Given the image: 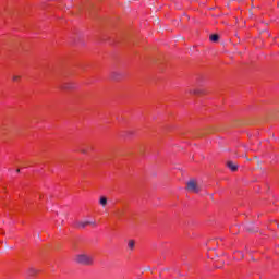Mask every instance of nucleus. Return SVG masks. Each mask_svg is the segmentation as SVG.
<instances>
[{
  "mask_svg": "<svg viewBox=\"0 0 279 279\" xmlns=\"http://www.w3.org/2000/svg\"><path fill=\"white\" fill-rule=\"evenodd\" d=\"M74 260H75V263H77V265H84V266L93 265V256H90L86 253L76 255Z\"/></svg>",
  "mask_w": 279,
  "mask_h": 279,
  "instance_id": "obj_1",
  "label": "nucleus"
},
{
  "mask_svg": "<svg viewBox=\"0 0 279 279\" xmlns=\"http://www.w3.org/2000/svg\"><path fill=\"white\" fill-rule=\"evenodd\" d=\"M186 191L190 193H199L201 189L199 185H197V181H195V179H191L186 182Z\"/></svg>",
  "mask_w": 279,
  "mask_h": 279,
  "instance_id": "obj_2",
  "label": "nucleus"
},
{
  "mask_svg": "<svg viewBox=\"0 0 279 279\" xmlns=\"http://www.w3.org/2000/svg\"><path fill=\"white\" fill-rule=\"evenodd\" d=\"M74 226L78 229V230H84V228H86V226H97V222L95 220H77Z\"/></svg>",
  "mask_w": 279,
  "mask_h": 279,
  "instance_id": "obj_3",
  "label": "nucleus"
},
{
  "mask_svg": "<svg viewBox=\"0 0 279 279\" xmlns=\"http://www.w3.org/2000/svg\"><path fill=\"white\" fill-rule=\"evenodd\" d=\"M246 232H258V228L254 226V222H248L245 225Z\"/></svg>",
  "mask_w": 279,
  "mask_h": 279,
  "instance_id": "obj_4",
  "label": "nucleus"
},
{
  "mask_svg": "<svg viewBox=\"0 0 279 279\" xmlns=\"http://www.w3.org/2000/svg\"><path fill=\"white\" fill-rule=\"evenodd\" d=\"M227 167L230 171H238L239 165L234 163V161H227Z\"/></svg>",
  "mask_w": 279,
  "mask_h": 279,
  "instance_id": "obj_5",
  "label": "nucleus"
},
{
  "mask_svg": "<svg viewBox=\"0 0 279 279\" xmlns=\"http://www.w3.org/2000/svg\"><path fill=\"white\" fill-rule=\"evenodd\" d=\"M61 88L63 90H73V88H75V83H65Z\"/></svg>",
  "mask_w": 279,
  "mask_h": 279,
  "instance_id": "obj_6",
  "label": "nucleus"
},
{
  "mask_svg": "<svg viewBox=\"0 0 279 279\" xmlns=\"http://www.w3.org/2000/svg\"><path fill=\"white\" fill-rule=\"evenodd\" d=\"M99 204L102 206V208H106V206H108V197L100 196Z\"/></svg>",
  "mask_w": 279,
  "mask_h": 279,
  "instance_id": "obj_7",
  "label": "nucleus"
},
{
  "mask_svg": "<svg viewBox=\"0 0 279 279\" xmlns=\"http://www.w3.org/2000/svg\"><path fill=\"white\" fill-rule=\"evenodd\" d=\"M209 40H211V43H217V40H219V35L217 34L210 35Z\"/></svg>",
  "mask_w": 279,
  "mask_h": 279,
  "instance_id": "obj_8",
  "label": "nucleus"
},
{
  "mask_svg": "<svg viewBox=\"0 0 279 279\" xmlns=\"http://www.w3.org/2000/svg\"><path fill=\"white\" fill-rule=\"evenodd\" d=\"M121 77V73H119V72H112L111 73V78L112 80H119Z\"/></svg>",
  "mask_w": 279,
  "mask_h": 279,
  "instance_id": "obj_9",
  "label": "nucleus"
},
{
  "mask_svg": "<svg viewBox=\"0 0 279 279\" xmlns=\"http://www.w3.org/2000/svg\"><path fill=\"white\" fill-rule=\"evenodd\" d=\"M27 274H28V276H36V274H38V270H36L35 268H29L27 270Z\"/></svg>",
  "mask_w": 279,
  "mask_h": 279,
  "instance_id": "obj_10",
  "label": "nucleus"
},
{
  "mask_svg": "<svg viewBox=\"0 0 279 279\" xmlns=\"http://www.w3.org/2000/svg\"><path fill=\"white\" fill-rule=\"evenodd\" d=\"M135 245H136V242H134V240H130L129 243H128V246L131 250H134Z\"/></svg>",
  "mask_w": 279,
  "mask_h": 279,
  "instance_id": "obj_11",
  "label": "nucleus"
},
{
  "mask_svg": "<svg viewBox=\"0 0 279 279\" xmlns=\"http://www.w3.org/2000/svg\"><path fill=\"white\" fill-rule=\"evenodd\" d=\"M19 80H21V76H19V75L13 76V82H19Z\"/></svg>",
  "mask_w": 279,
  "mask_h": 279,
  "instance_id": "obj_12",
  "label": "nucleus"
},
{
  "mask_svg": "<svg viewBox=\"0 0 279 279\" xmlns=\"http://www.w3.org/2000/svg\"><path fill=\"white\" fill-rule=\"evenodd\" d=\"M81 154H86V151L83 149V150H81Z\"/></svg>",
  "mask_w": 279,
  "mask_h": 279,
  "instance_id": "obj_13",
  "label": "nucleus"
},
{
  "mask_svg": "<svg viewBox=\"0 0 279 279\" xmlns=\"http://www.w3.org/2000/svg\"><path fill=\"white\" fill-rule=\"evenodd\" d=\"M16 173H21V169H17V170H16Z\"/></svg>",
  "mask_w": 279,
  "mask_h": 279,
  "instance_id": "obj_14",
  "label": "nucleus"
}]
</instances>
